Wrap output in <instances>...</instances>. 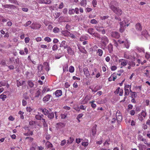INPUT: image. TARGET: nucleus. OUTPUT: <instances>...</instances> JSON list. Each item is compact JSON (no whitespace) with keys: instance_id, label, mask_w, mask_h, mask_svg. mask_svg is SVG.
Instances as JSON below:
<instances>
[{"instance_id":"obj_45","label":"nucleus","mask_w":150,"mask_h":150,"mask_svg":"<svg viewBox=\"0 0 150 150\" xmlns=\"http://www.w3.org/2000/svg\"><path fill=\"white\" fill-rule=\"evenodd\" d=\"M53 31L54 33H57L59 31V29L57 27H55L53 30Z\"/></svg>"},{"instance_id":"obj_10","label":"nucleus","mask_w":150,"mask_h":150,"mask_svg":"<svg viewBox=\"0 0 150 150\" xmlns=\"http://www.w3.org/2000/svg\"><path fill=\"white\" fill-rule=\"evenodd\" d=\"M24 51L23 50H20L19 53L21 55H23L25 54V53L26 54H27L28 53V49L27 47H25L24 48Z\"/></svg>"},{"instance_id":"obj_14","label":"nucleus","mask_w":150,"mask_h":150,"mask_svg":"<svg viewBox=\"0 0 150 150\" xmlns=\"http://www.w3.org/2000/svg\"><path fill=\"white\" fill-rule=\"evenodd\" d=\"M65 125L63 123L59 122L57 124V127L58 129H61L64 127Z\"/></svg>"},{"instance_id":"obj_1","label":"nucleus","mask_w":150,"mask_h":150,"mask_svg":"<svg viewBox=\"0 0 150 150\" xmlns=\"http://www.w3.org/2000/svg\"><path fill=\"white\" fill-rule=\"evenodd\" d=\"M118 5V3L116 1H112L110 6V7L112 10L118 16H121L122 13V10L119 7H116L115 6Z\"/></svg>"},{"instance_id":"obj_39","label":"nucleus","mask_w":150,"mask_h":150,"mask_svg":"<svg viewBox=\"0 0 150 150\" xmlns=\"http://www.w3.org/2000/svg\"><path fill=\"white\" fill-rule=\"evenodd\" d=\"M144 118L141 115L140 113L138 114V119L141 122H142L144 120Z\"/></svg>"},{"instance_id":"obj_64","label":"nucleus","mask_w":150,"mask_h":150,"mask_svg":"<svg viewBox=\"0 0 150 150\" xmlns=\"http://www.w3.org/2000/svg\"><path fill=\"white\" fill-rule=\"evenodd\" d=\"M145 57L146 59H148L150 58V54L147 53H146Z\"/></svg>"},{"instance_id":"obj_58","label":"nucleus","mask_w":150,"mask_h":150,"mask_svg":"<svg viewBox=\"0 0 150 150\" xmlns=\"http://www.w3.org/2000/svg\"><path fill=\"white\" fill-rule=\"evenodd\" d=\"M31 23L32 22L31 21H28L26 23V24H25L24 25L25 27L28 26L29 25H30Z\"/></svg>"},{"instance_id":"obj_35","label":"nucleus","mask_w":150,"mask_h":150,"mask_svg":"<svg viewBox=\"0 0 150 150\" xmlns=\"http://www.w3.org/2000/svg\"><path fill=\"white\" fill-rule=\"evenodd\" d=\"M74 140V139L73 137H70L67 140V143L68 144L72 143Z\"/></svg>"},{"instance_id":"obj_51","label":"nucleus","mask_w":150,"mask_h":150,"mask_svg":"<svg viewBox=\"0 0 150 150\" xmlns=\"http://www.w3.org/2000/svg\"><path fill=\"white\" fill-rule=\"evenodd\" d=\"M43 66L41 64L39 65L38 66V69L39 71H40L42 70Z\"/></svg>"},{"instance_id":"obj_53","label":"nucleus","mask_w":150,"mask_h":150,"mask_svg":"<svg viewBox=\"0 0 150 150\" xmlns=\"http://www.w3.org/2000/svg\"><path fill=\"white\" fill-rule=\"evenodd\" d=\"M74 9H72L71 10H69V13L70 15H71L74 14Z\"/></svg>"},{"instance_id":"obj_27","label":"nucleus","mask_w":150,"mask_h":150,"mask_svg":"<svg viewBox=\"0 0 150 150\" xmlns=\"http://www.w3.org/2000/svg\"><path fill=\"white\" fill-rule=\"evenodd\" d=\"M97 53L99 56L101 57L103 55V51L101 49H98V50Z\"/></svg>"},{"instance_id":"obj_11","label":"nucleus","mask_w":150,"mask_h":150,"mask_svg":"<svg viewBox=\"0 0 150 150\" xmlns=\"http://www.w3.org/2000/svg\"><path fill=\"white\" fill-rule=\"evenodd\" d=\"M119 62H121V65L122 66H125L127 64V61L125 59H120L119 60Z\"/></svg>"},{"instance_id":"obj_47","label":"nucleus","mask_w":150,"mask_h":150,"mask_svg":"<svg viewBox=\"0 0 150 150\" xmlns=\"http://www.w3.org/2000/svg\"><path fill=\"white\" fill-rule=\"evenodd\" d=\"M129 65L130 66L134 67L135 65V63L133 61H131L129 63Z\"/></svg>"},{"instance_id":"obj_56","label":"nucleus","mask_w":150,"mask_h":150,"mask_svg":"<svg viewBox=\"0 0 150 150\" xmlns=\"http://www.w3.org/2000/svg\"><path fill=\"white\" fill-rule=\"evenodd\" d=\"M92 4L94 7H96L97 4V1L96 0H93L92 1Z\"/></svg>"},{"instance_id":"obj_44","label":"nucleus","mask_w":150,"mask_h":150,"mask_svg":"<svg viewBox=\"0 0 150 150\" xmlns=\"http://www.w3.org/2000/svg\"><path fill=\"white\" fill-rule=\"evenodd\" d=\"M80 51L82 53L86 54L87 52L84 48L79 49Z\"/></svg>"},{"instance_id":"obj_19","label":"nucleus","mask_w":150,"mask_h":150,"mask_svg":"<svg viewBox=\"0 0 150 150\" xmlns=\"http://www.w3.org/2000/svg\"><path fill=\"white\" fill-rule=\"evenodd\" d=\"M28 85L29 86L30 88H33L34 87V84L33 82L31 80H29L28 81Z\"/></svg>"},{"instance_id":"obj_41","label":"nucleus","mask_w":150,"mask_h":150,"mask_svg":"<svg viewBox=\"0 0 150 150\" xmlns=\"http://www.w3.org/2000/svg\"><path fill=\"white\" fill-rule=\"evenodd\" d=\"M58 48V47L57 45H54L52 47V49L53 51H56Z\"/></svg>"},{"instance_id":"obj_23","label":"nucleus","mask_w":150,"mask_h":150,"mask_svg":"<svg viewBox=\"0 0 150 150\" xmlns=\"http://www.w3.org/2000/svg\"><path fill=\"white\" fill-rule=\"evenodd\" d=\"M41 110L42 111V113L45 115H47L49 113V111L45 108L41 109Z\"/></svg>"},{"instance_id":"obj_9","label":"nucleus","mask_w":150,"mask_h":150,"mask_svg":"<svg viewBox=\"0 0 150 150\" xmlns=\"http://www.w3.org/2000/svg\"><path fill=\"white\" fill-rule=\"evenodd\" d=\"M55 94L56 97H59L61 96L62 94V91L60 90H57L54 93H53Z\"/></svg>"},{"instance_id":"obj_57","label":"nucleus","mask_w":150,"mask_h":150,"mask_svg":"<svg viewBox=\"0 0 150 150\" xmlns=\"http://www.w3.org/2000/svg\"><path fill=\"white\" fill-rule=\"evenodd\" d=\"M50 90L49 88H47L46 87H45L44 88V89L42 91L43 93L45 92V91L48 92Z\"/></svg>"},{"instance_id":"obj_49","label":"nucleus","mask_w":150,"mask_h":150,"mask_svg":"<svg viewBox=\"0 0 150 150\" xmlns=\"http://www.w3.org/2000/svg\"><path fill=\"white\" fill-rule=\"evenodd\" d=\"M93 28H91L88 29V32L91 35H92L93 33Z\"/></svg>"},{"instance_id":"obj_52","label":"nucleus","mask_w":150,"mask_h":150,"mask_svg":"<svg viewBox=\"0 0 150 150\" xmlns=\"http://www.w3.org/2000/svg\"><path fill=\"white\" fill-rule=\"evenodd\" d=\"M125 47L127 48L128 49L129 47V43L127 41L126 42H125Z\"/></svg>"},{"instance_id":"obj_16","label":"nucleus","mask_w":150,"mask_h":150,"mask_svg":"<svg viewBox=\"0 0 150 150\" xmlns=\"http://www.w3.org/2000/svg\"><path fill=\"white\" fill-rule=\"evenodd\" d=\"M138 146L139 148V150H144L146 148L145 145L141 144H139Z\"/></svg>"},{"instance_id":"obj_18","label":"nucleus","mask_w":150,"mask_h":150,"mask_svg":"<svg viewBox=\"0 0 150 150\" xmlns=\"http://www.w3.org/2000/svg\"><path fill=\"white\" fill-rule=\"evenodd\" d=\"M5 93L4 92L0 95V99H1L3 101H4L7 98L6 95L4 94Z\"/></svg>"},{"instance_id":"obj_2","label":"nucleus","mask_w":150,"mask_h":150,"mask_svg":"<svg viewBox=\"0 0 150 150\" xmlns=\"http://www.w3.org/2000/svg\"><path fill=\"white\" fill-rule=\"evenodd\" d=\"M130 20L126 18H124V20L119 23L120 25V31L123 33L125 30L126 27L128 26L130 24Z\"/></svg>"},{"instance_id":"obj_7","label":"nucleus","mask_w":150,"mask_h":150,"mask_svg":"<svg viewBox=\"0 0 150 150\" xmlns=\"http://www.w3.org/2000/svg\"><path fill=\"white\" fill-rule=\"evenodd\" d=\"M25 129L26 130L27 129L28 131L27 133H24V135L25 136H28L30 135H32L33 134V131H30V129H28V127H26L25 128Z\"/></svg>"},{"instance_id":"obj_3","label":"nucleus","mask_w":150,"mask_h":150,"mask_svg":"<svg viewBox=\"0 0 150 150\" xmlns=\"http://www.w3.org/2000/svg\"><path fill=\"white\" fill-rule=\"evenodd\" d=\"M101 42L103 46L105 47L109 42V40L105 36H103L101 38Z\"/></svg>"},{"instance_id":"obj_59","label":"nucleus","mask_w":150,"mask_h":150,"mask_svg":"<svg viewBox=\"0 0 150 150\" xmlns=\"http://www.w3.org/2000/svg\"><path fill=\"white\" fill-rule=\"evenodd\" d=\"M64 6V4L63 2H61L60 3V4H59V6L58 7V8L59 9H62Z\"/></svg>"},{"instance_id":"obj_40","label":"nucleus","mask_w":150,"mask_h":150,"mask_svg":"<svg viewBox=\"0 0 150 150\" xmlns=\"http://www.w3.org/2000/svg\"><path fill=\"white\" fill-rule=\"evenodd\" d=\"M99 87L98 86H96V87H95L94 88V89H92L91 88V86H89V88L91 89V90H92V92H96L98 90H99V88H98V89H97V87Z\"/></svg>"},{"instance_id":"obj_60","label":"nucleus","mask_w":150,"mask_h":150,"mask_svg":"<svg viewBox=\"0 0 150 150\" xmlns=\"http://www.w3.org/2000/svg\"><path fill=\"white\" fill-rule=\"evenodd\" d=\"M109 16H101L100 17V19L102 20H104L106 19H107L108 18Z\"/></svg>"},{"instance_id":"obj_33","label":"nucleus","mask_w":150,"mask_h":150,"mask_svg":"<svg viewBox=\"0 0 150 150\" xmlns=\"http://www.w3.org/2000/svg\"><path fill=\"white\" fill-rule=\"evenodd\" d=\"M18 113L20 115V118L21 119H23L24 118V116L23 115L24 113V112H23L21 111H20Z\"/></svg>"},{"instance_id":"obj_62","label":"nucleus","mask_w":150,"mask_h":150,"mask_svg":"<svg viewBox=\"0 0 150 150\" xmlns=\"http://www.w3.org/2000/svg\"><path fill=\"white\" fill-rule=\"evenodd\" d=\"M8 119L9 120L13 121L15 120V118L13 116L11 115L9 117Z\"/></svg>"},{"instance_id":"obj_63","label":"nucleus","mask_w":150,"mask_h":150,"mask_svg":"<svg viewBox=\"0 0 150 150\" xmlns=\"http://www.w3.org/2000/svg\"><path fill=\"white\" fill-rule=\"evenodd\" d=\"M117 69V67L115 66H113L111 67V69L112 71H115Z\"/></svg>"},{"instance_id":"obj_36","label":"nucleus","mask_w":150,"mask_h":150,"mask_svg":"<svg viewBox=\"0 0 150 150\" xmlns=\"http://www.w3.org/2000/svg\"><path fill=\"white\" fill-rule=\"evenodd\" d=\"M67 45V43L66 41L64 40L62 41L59 47H62L63 46H65Z\"/></svg>"},{"instance_id":"obj_15","label":"nucleus","mask_w":150,"mask_h":150,"mask_svg":"<svg viewBox=\"0 0 150 150\" xmlns=\"http://www.w3.org/2000/svg\"><path fill=\"white\" fill-rule=\"evenodd\" d=\"M52 96L51 95L47 94L44 97L43 99V100L44 101H47L49 100L50 98Z\"/></svg>"},{"instance_id":"obj_32","label":"nucleus","mask_w":150,"mask_h":150,"mask_svg":"<svg viewBox=\"0 0 150 150\" xmlns=\"http://www.w3.org/2000/svg\"><path fill=\"white\" fill-rule=\"evenodd\" d=\"M141 115H142L144 118L146 117L147 114L146 112L144 110H142L141 112L140 113Z\"/></svg>"},{"instance_id":"obj_12","label":"nucleus","mask_w":150,"mask_h":150,"mask_svg":"<svg viewBox=\"0 0 150 150\" xmlns=\"http://www.w3.org/2000/svg\"><path fill=\"white\" fill-rule=\"evenodd\" d=\"M116 120L118 122H120L122 120V116L120 114L116 113Z\"/></svg>"},{"instance_id":"obj_31","label":"nucleus","mask_w":150,"mask_h":150,"mask_svg":"<svg viewBox=\"0 0 150 150\" xmlns=\"http://www.w3.org/2000/svg\"><path fill=\"white\" fill-rule=\"evenodd\" d=\"M95 102V101L93 100L92 101H90L89 103L91 104V106L93 108H95L96 107V104L94 103Z\"/></svg>"},{"instance_id":"obj_8","label":"nucleus","mask_w":150,"mask_h":150,"mask_svg":"<svg viewBox=\"0 0 150 150\" xmlns=\"http://www.w3.org/2000/svg\"><path fill=\"white\" fill-rule=\"evenodd\" d=\"M135 27L136 30L137 31H141L142 30V26L140 23H138L136 24Z\"/></svg>"},{"instance_id":"obj_34","label":"nucleus","mask_w":150,"mask_h":150,"mask_svg":"<svg viewBox=\"0 0 150 150\" xmlns=\"http://www.w3.org/2000/svg\"><path fill=\"white\" fill-rule=\"evenodd\" d=\"M74 71V68L73 66H70L69 68V71L70 73H72Z\"/></svg>"},{"instance_id":"obj_43","label":"nucleus","mask_w":150,"mask_h":150,"mask_svg":"<svg viewBox=\"0 0 150 150\" xmlns=\"http://www.w3.org/2000/svg\"><path fill=\"white\" fill-rule=\"evenodd\" d=\"M90 23L92 24H96L98 23V22L95 19H93L91 20Z\"/></svg>"},{"instance_id":"obj_26","label":"nucleus","mask_w":150,"mask_h":150,"mask_svg":"<svg viewBox=\"0 0 150 150\" xmlns=\"http://www.w3.org/2000/svg\"><path fill=\"white\" fill-rule=\"evenodd\" d=\"M45 144L48 148L50 147H52L53 146L52 144L50 142L48 141L46 142Z\"/></svg>"},{"instance_id":"obj_6","label":"nucleus","mask_w":150,"mask_h":150,"mask_svg":"<svg viewBox=\"0 0 150 150\" xmlns=\"http://www.w3.org/2000/svg\"><path fill=\"white\" fill-rule=\"evenodd\" d=\"M111 36L114 38H118L120 37V35L117 32L114 31L112 32Z\"/></svg>"},{"instance_id":"obj_13","label":"nucleus","mask_w":150,"mask_h":150,"mask_svg":"<svg viewBox=\"0 0 150 150\" xmlns=\"http://www.w3.org/2000/svg\"><path fill=\"white\" fill-rule=\"evenodd\" d=\"M67 52L68 54L70 55H72L74 54V52L73 50L71 47L68 46L67 49Z\"/></svg>"},{"instance_id":"obj_22","label":"nucleus","mask_w":150,"mask_h":150,"mask_svg":"<svg viewBox=\"0 0 150 150\" xmlns=\"http://www.w3.org/2000/svg\"><path fill=\"white\" fill-rule=\"evenodd\" d=\"M41 92L40 91V89H39L37 90L35 93V97L36 98L39 97V96H41Z\"/></svg>"},{"instance_id":"obj_30","label":"nucleus","mask_w":150,"mask_h":150,"mask_svg":"<svg viewBox=\"0 0 150 150\" xmlns=\"http://www.w3.org/2000/svg\"><path fill=\"white\" fill-rule=\"evenodd\" d=\"M124 57L127 59H131V56L129 54H127L126 53H125L124 55Z\"/></svg>"},{"instance_id":"obj_54","label":"nucleus","mask_w":150,"mask_h":150,"mask_svg":"<svg viewBox=\"0 0 150 150\" xmlns=\"http://www.w3.org/2000/svg\"><path fill=\"white\" fill-rule=\"evenodd\" d=\"M92 132L93 133V136H95V134H96V128H94L93 129H92Z\"/></svg>"},{"instance_id":"obj_17","label":"nucleus","mask_w":150,"mask_h":150,"mask_svg":"<svg viewBox=\"0 0 150 150\" xmlns=\"http://www.w3.org/2000/svg\"><path fill=\"white\" fill-rule=\"evenodd\" d=\"M2 6L4 8H11L13 7H15V6L14 5L11 4L2 5Z\"/></svg>"},{"instance_id":"obj_55","label":"nucleus","mask_w":150,"mask_h":150,"mask_svg":"<svg viewBox=\"0 0 150 150\" xmlns=\"http://www.w3.org/2000/svg\"><path fill=\"white\" fill-rule=\"evenodd\" d=\"M66 143V141L65 139H64L63 140H62L60 144V145L61 146H63Z\"/></svg>"},{"instance_id":"obj_48","label":"nucleus","mask_w":150,"mask_h":150,"mask_svg":"<svg viewBox=\"0 0 150 150\" xmlns=\"http://www.w3.org/2000/svg\"><path fill=\"white\" fill-rule=\"evenodd\" d=\"M81 144L83 146L86 147L88 146V142H82Z\"/></svg>"},{"instance_id":"obj_38","label":"nucleus","mask_w":150,"mask_h":150,"mask_svg":"<svg viewBox=\"0 0 150 150\" xmlns=\"http://www.w3.org/2000/svg\"><path fill=\"white\" fill-rule=\"evenodd\" d=\"M44 40L47 42H49L51 41V39L49 37H46L44 38Z\"/></svg>"},{"instance_id":"obj_37","label":"nucleus","mask_w":150,"mask_h":150,"mask_svg":"<svg viewBox=\"0 0 150 150\" xmlns=\"http://www.w3.org/2000/svg\"><path fill=\"white\" fill-rule=\"evenodd\" d=\"M9 1L11 3L19 5V3L17 2L16 0H9Z\"/></svg>"},{"instance_id":"obj_21","label":"nucleus","mask_w":150,"mask_h":150,"mask_svg":"<svg viewBox=\"0 0 150 150\" xmlns=\"http://www.w3.org/2000/svg\"><path fill=\"white\" fill-rule=\"evenodd\" d=\"M47 117L50 119H52L54 117V114L53 112L49 113L48 114Z\"/></svg>"},{"instance_id":"obj_29","label":"nucleus","mask_w":150,"mask_h":150,"mask_svg":"<svg viewBox=\"0 0 150 150\" xmlns=\"http://www.w3.org/2000/svg\"><path fill=\"white\" fill-rule=\"evenodd\" d=\"M44 116L43 115L41 114V115H36L35 117L38 120H41L42 118Z\"/></svg>"},{"instance_id":"obj_5","label":"nucleus","mask_w":150,"mask_h":150,"mask_svg":"<svg viewBox=\"0 0 150 150\" xmlns=\"http://www.w3.org/2000/svg\"><path fill=\"white\" fill-rule=\"evenodd\" d=\"M83 70L84 74L86 77L87 78H89L90 77V75L88 69L86 68H83Z\"/></svg>"},{"instance_id":"obj_20","label":"nucleus","mask_w":150,"mask_h":150,"mask_svg":"<svg viewBox=\"0 0 150 150\" xmlns=\"http://www.w3.org/2000/svg\"><path fill=\"white\" fill-rule=\"evenodd\" d=\"M108 49L110 53H111L113 51V46L111 43H110L108 46Z\"/></svg>"},{"instance_id":"obj_46","label":"nucleus","mask_w":150,"mask_h":150,"mask_svg":"<svg viewBox=\"0 0 150 150\" xmlns=\"http://www.w3.org/2000/svg\"><path fill=\"white\" fill-rule=\"evenodd\" d=\"M111 76L112 79H113V80L114 81L115 79H116L117 78V76L116 75V74L115 73H114L111 75Z\"/></svg>"},{"instance_id":"obj_50","label":"nucleus","mask_w":150,"mask_h":150,"mask_svg":"<svg viewBox=\"0 0 150 150\" xmlns=\"http://www.w3.org/2000/svg\"><path fill=\"white\" fill-rule=\"evenodd\" d=\"M123 89H121L120 88V89H119V90L118 94H119V95L120 96H122L123 95Z\"/></svg>"},{"instance_id":"obj_61","label":"nucleus","mask_w":150,"mask_h":150,"mask_svg":"<svg viewBox=\"0 0 150 150\" xmlns=\"http://www.w3.org/2000/svg\"><path fill=\"white\" fill-rule=\"evenodd\" d=\"M30 40V38L28 37H27L25 38V43H27L29 42Z\"/></svg>"},{"instance_id":"obj_42","label":"nucleus","mask_w":150,"mask_h":150,"mask_svg":"<svg viewBox=\"0 0 150 150\" xmlns=\"http://www.w3.org/2000/svg\"><path fill=\"white\" fill-rule=\"evenodd\" d=\"M125 90V96H128L129 94V90L128 89H124Z\"/></svg>"},{"instance_id":"obj_24","label":"nucleus","mask_w":150,"mask_h":150,"mask_svg":"<svg viewBox=\"0 0 150 150\" xmlns=\"http://www.w3.org/2000/svg\"><path fill=\"white\" fill-rule=\"evenodd\" d=\"M62 33L64 36L68 37L69 36L70 33L67 30H66L62 31Z\"/></svg>"},{"instance_id":"obj_4","label":"nucleus","mask_w":150,"mask_h":150,"mask_svg":"<svg viewBox=\"0 0 150 150\" xmlns=\"http://www.w3.org/2000/svg\"><path fill=\"white\" fill-rule=\"evenodd\" d=\"M30 27L31 28L33 29H38L41 27V25L39 24L35 23H33Z\"/></svg>"},{"instance_id":"obj_25","label":"nucleus","mask_w":150,"mask_h":150,"mask_svg":"<svg viewBox=\"0 0 150 150\" xmlns=\"http://www.w3.org/2000/svg\"><path fill=\"white\" fill-rule=\"evenodd\" d=\"M80 4L81 6L83 7L85 6L86 5V0H81Z\"/></svg>"},{"instance_id":"obj_28","label":"nucleus","mask_w":150,"mask_h":150,"mask_svg":"<svg viewBox=\"0 0 150 150\" xmlns=\"http://www.w3.org/2000/svg\"><path fill=\"white\" fill-rule=\"evenodd\" d=\"M37 146V144L33 143L32 144V147L30 148V150H35V149Z\"/></svg>"}]
</instances>
